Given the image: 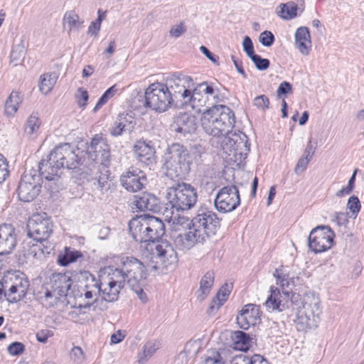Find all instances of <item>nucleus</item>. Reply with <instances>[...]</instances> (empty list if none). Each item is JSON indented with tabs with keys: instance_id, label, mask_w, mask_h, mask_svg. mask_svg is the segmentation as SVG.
<instances>
[{
	"instance_id": "obj_1",
	"label": "nucleus",
	"mask_w": 364,
	"mask_h": 364,
	"mask_svg": "<svg viewBox=\"0 0 364 364\" xmlns=\"http://www.w3.org/2000/svg\"><path fill=\"white\" fill-rule=\"evenodd\" d=\"M80 162V158L70 144L56 146L46 159L40 161V174L33 171L22 176L17 189L19 200L23 202L33 200L41 192V177L48 181H58L62 170H75L79 167Z\"/></svg>"
},
{
	"instance_id": "obj_2",
	"label": "nucleus",
	"mask_w": 364,
	"mask_h": 364,
	"mask_svg": "<svg viewBox=\"0 0 364 364\" xmlns=\"http://www.w3.org/2000/svg\"><path fill=\"white\" fill-rule=\"evenodd\" d=\"M270 292L265 302L268 311L284 312L282 316L289 322L293 321L299 331L306 332L318 326L322 312L318 298L308 296L302 301L299 294L289 298L288 291L281 293L274 287H270Z\"/></svg>"
},
{
	"instance_id": "obj_3",
	"label": "nucleus",
	"mask_w": 364,
	"mask_h": 364,
	"mask_svg": "<svg viewBox=\"0 0 364 364\" xmlns=\"http://www.w3.org/2000/svg\"><path fill=\"white\" fill-rule=\"evenodd\" d=\"M235 123L234 112L225 105L213 106L203 112L201 126L204 132L213 136H225L223 143L230 147L235 162L240 164L247 158L250 143L245 133L231 132Z\"/></svg>"
},
{
	"instance_id": "obj_4",
	"label": "nucleus",
	"mask_w": 364,
	"mask_h": 364,
	"mask_svg": "<svg viewBox=\"0 0 364 364\" xmlns=\"http://www.w3.org/2000/svg\"><path fill=\"white\" fill-rule=\"evenodd\" d=\"M148 267L133 257H122L117 267H108L107 276L104 279L103 300L113 302L118 299L120 291L125 284L136 293L143 302L147 301V296L143 290L147 277Z\"/></svg>"
},
{
	"instance_id": "obj_5",
	"label": "nucleus",
	"mask_w": 364,
	"mask_h": 364,
	"mask_svg": "<svg viewBox=\"0 0 364 364\" xmlns=\"http://www.w3.org/2000/svg\"><path fill=\"white\" fill-rule=\"evenodd\" d=\"M220 221L215 213L200 207L188 224V232L176 237V245L181 250H190L197 243H203L216 233Z\"/></svg>"
},
{
	"instance_id": "obj_6",
	"label": "nucleus",
	"mask_w": 364,
	"mask_h": 364,
	"mask_svg": "<svg viewBox=\"0 0 364 364\" xmlns=\"http://www.w3.org/2000/svg\"><path fill=\"white\" fill-rule=\"evenodd\" d=\"M191 156L186 147L178 143L168 146L164 166L167 176L171 178H185L191 170Z\"/></svg>"
},
{
	"instance_id": "obj_7",
	"label": "nucleus",
	"mask_w": 364,
	"mask_h": 364,
	"mask_svg": "<svg viewBox=\"0 0 364 364\" xmlns=\"http://www.w3.org/2000/svg\"><path fill=\"white\" fill-rule=\"evenodd\" d=\"M166 198L172 213L189 210L198 200L197 189L189 183H178L167 189Z\"/></svg>"
},
{
	"instance_id": "obj_8",
	"label": "nucleus",
	"mask_w": 364,
	"mask_h": 364,
	"mask_svg": "<svg viewBox=\"0 0 364 364\" xmlns=\"http://www.w3.org/2000/svg\"><path fill=\"white\" fill-rule=\"evenodd\" d=\"M105 284L89 272H81V279L79 284L74 286L73 297L84 298L87 302L84 308H90L97 301L99 296L103 299V288Z\"/></svg>"
},
{
	"instance_id": "obj_9",
	"label": "nucleus",
	"mask_w": 364,
	"mask_h": 364,
	"mask_svg": "<svg viewBox=\"0 0 364 364\" xmlns=\"http://www.w3.org/2000/svg\"><path fill=\"white\" fill-rule=\"evenodd\" d=\"M171 95L162 82H154L148 86L144 92V107L158 113L168 110L174 104Z\"/></svg>"
},
{
	"instance_id": "obj_10",
	"label": "nucleus",
	"mask_w": 364,
	"mask_h": 364,
	"mask_svg": "<svg viewBox=\"0 0 364 364\" xmlns=\"http://www.w3.org/2000/svg\"><path fill=\"white\" fill-rule=\"evenodd\" d=\"M174 103L181 102L187 104V99L193 85V79L180 73H175L167 77L165 83Z\"/></svg>"
},
{
	"instance_id": "obj_11",
	"label": "nucleus",
	"mask_w": 364,
	"mask_h": 364,
	"mask_svg": "<svg viewBox=\"0 0 364 364\" xmlns=\"http://www.w3.org/2000/svg\"><path fill=\"white\" fill-rule=\"evenodd\" d=\"M146 249L150 252L151 259L162 268L168 269L177 262V255L172 245L167 241L147 244ZM159 268L156 265L152 267Z\"/></svg>"
},
{
	"instance_id": "obj_12",
	"label": "nucleus",
	"mask_w": 364,
	"mask_h": 364,
	"mask_svg": "<svg viewBox=\"0 0 364 364\" xmlns=\"http://www.w3.org/2000/svg\"><path fill=\"white\" fill-rule=\"evenodd\" d=\"M334 237L335 234L329 226L318 225L310 232L309 247L315 253L323 252L332 247Z\"/></svg>"
},
{
	"instance_id": "obj_13",
	"label": "nucleus",
	"mask_w": 364,
	"mask_h": 364,
	"mask_svg": "<svg viewBox=\"0 0 364 364\" xmlns=\"http://www.w3.org/2000/svg\"><path fill=\"white\" fill-rule=\"evenodd\" d=\"M215 208L220 213H229L235 210L240 204L239 190L235 185L223 187L217 193L214 200Z\"/></svg>"
},
{
	"instance_id": "obj_14",
	"label": "nucleus",
	"mask_w": 364,
	"mask_h": 364,
	"mask_svg": "<svg viewBox=\"0 0 364 364\" xmlns=\"http://www.w3.org/2000/svg\"><path fill=\"white\" fill-rule=\"evenodd\" d=\"M27 228L30 238L48 240L53 232V223L46 213H37L28 220Z\"/></svg>"
},
{
	"instance_id": "obj_15",
	"label": "nucleus",
	"mask_w": 364,
	"mask_h": 364,
	"mask_svg": "<svg viewBox=\"0 0 364 364\" xmlns=\"http://www.w3.org/2000/svg\"><path fill=\"white\" fill-rule=\"evenodd\" d=\"M87 154L90 159L103 166H107L109 161V146L101 134H95L87 147Z\"/></svg>"
},
{
	"instance_id": "obj_16",
	"label": "nucleus",
	"mask_w": 364,
	"mask_h": 364,
	"mask_svg": "<svg viewBox=\"0 0 364 364\" xmlns=\"http://www.w3.org/2000/svg\"><path fill=\"white\" fill-rule=\"evenodd\" d=\"M149 228L146 214L136 215L129 223V229L132 237L136 242L141 243H151Z\"/></svg>"
},
{
	"instance_id": "obj_17",
	"label": "nucleus",
	"mask_w": 364,
	"mask_h": 364,
	"mask_svg": "<svg viewBox=\"0 0 364 364\" xmlns=\"http://www.w3.org/2000/svg\"><path fill=\"white\" fill-rule=\"evenodd\" d=\"M146 181L145 173L136 168H129L120 177L122 186L129 192H136L141 190Z\"/></svg>"
},
{
	"instance_id": "obj_18",
	"label": "nucleus",
	"mask_w": 364,
	"mask_h": 364,
	"mask_svg": "<svg viewBox=\"0 0 364 364\" xmlns=\"http://www.w3.org/2000/svg\"><path fill=\"white\" fill-rule=\"evenodd\" d=\"M172 129L180 136H186L195 133L198 127L196 116L187 112H180L174 119Z\"/></svg>"
},
{
	"instance_id": "obj_19",
	"label": "nucleus",
	"mask_w": 364,
	"mask_h": 364,
	"mask_svg": "<svg viewBox=\"0 0 364 364\" xmlns=\"http://www.w3.org/2000/svg\"><path fill=\"white\" fill-rule=\"evenodd\" d=\"M240 328L247 330L251 326L260 322L259 307L256 304H248L242 307L236 318Z\"/></svg>"
},
{
	"instance_id": "obj_20",
	"label": "nucleus",
	"mask_w": 364,
	"mask_h": 364,
	"mask_svg": "<svg viewBox=\"0 0 364 364\" xmlns=\"http://www.w3.org/2000/svg\"><path fill=\"white\" fill-rule=\"evenodd\" d=\"M136 159L146 166L156 163L155 149L151 141L139 140L134 146Z\"/></svg>"
},
{
	"instance_id": "obj_21",
	"label": "nucleus",
	"mask_w": 364,
	"mask_h": 364,
	"mask_svg": "<svg viewBox=\"0 0 364 364\" xmlns=\"http://www.w3.org/2000/svg\"><path fill=\"white\" fill-rule=\"evenodd\" d=\"M53 291L63 296H73L74 288L72 289V280L67 274L54 273L50 278Z\"/></svg>"
},
{
	"instance_id": "obj_22",
	"label": "nucleus",
	"mask_w": 364,
	"mask_h": 364,
	"mask_svg": "<svg viewBox=\"0 0 364 364\" xmlns=\"http://www.w3.org/2000/svg\"><path fill=\"white\" fill-rule=\"evenodd\" d=\"M16 244L15 229L11 224L0 225V255H8Z\"/></svg>"
},
{
	"instance_id": "obj_23",
	"label": "nucleus",
	"mask_w": 364,
	"mask_h": 364,
	"mask_svg": "<svg viewBox=\"0 0 364 364\" xmlns=\"http://www.w3.org/2000/svg\"><path fill=\"white\" fill-rule=\"evenodd\" d=\"M134 203L136 208L141 211L149 210L153 213H159L161 210V200L155 195L144 192L142 194L134 196Z\"/></svg>"
},
{
	"instance_id": "obj_24",
	"label": "nucleus",
	"mask_w": 364,
	"mask_h": 364,
	"mask_svg": "<svg viewBox=\"0 0 364 364\" xmlns=\"http://www.w3.org/2000/svg\"><path fill=\"white\" fill-rule=\"evenodd\" d=\"M28 246L26 250L28 256L41 259L49 255L53 250V245L48 240H36L35 238H30V241L24 243Z\"/></svg>"
},
{
	"instance_id": "obj_25",
	"label": "nucleus",
	"mask_w": 364,
	"mask_h": 364,
	"mask_svg": "<svg viewBox=\"0 0 364 364\" xmlns=\"http://www.w3.org/2000/svg\"><path fill=\"white\" fill-rule=\"evenodd\" d=\"M295 44L300 53L304 55L309 53L311 41L309 30L307 27H299L295 33Z\"/></svg>"
},
{
	"instance_id": "obj_26",
	"label": "nucleus",
	"mask_w": 364,
	"mask_h": 364,
	"mask_svg": "<svg viewBox=\"0 0 364 364\" xmlns=\"http://www.w3.org/2000/svg\"><path fill=\"white\" fill-rule=\"evenodd\" d=\"M149 230L150 232L151 243L159 242V240L166 232L165 225L162 220L153 215L146 214Z\"/></svg>"
},
{
	"instance_id": "obj_27",
	"label": "nucleus",
	"mask_w": 364,
	"mask_h": 364,
	"mask_svg": "<svg viewBox=\"0 0 364 364\" xmlns=\"http://www.w3.org/2000/svg\"><path fill=\"white\" fill-rule=\"evenodd\" d=\"M199 89L200 83L193 90H191L187 99V104L198 112H202V108L204 107H210V105H208L207 97L204 95V92H200Z\"/></svg>"
},
{
	"instance_id": "obj_28",
	"label": "nucleus",
	"mask_w": 364,
	"mask_h": 364,
	"mask_svg": "<svg viewBox=\"0 0 364 364\" xmlns=\"http://www.w3.org/2000/svg\"><path fill=\"white\" fill-rule=\"evenodd\" d=\"M232 346L235 350L246 352L251 347L252 338L242 331H235L231 335Z\"/></svg>"
},
{
	"instance_id": "obj_29",
	"label": "nucleus",
	"mask_w": 364,
	"mask_h": 364,
	"mask_svg": "<svg viewBox=\"0 0 364 364\" xmlns=\"http://www.w3.org/2000/svg\"><path fill=\"white\" fill-rule=\"evenodd\" d=\"M215 273L213 271L207 272L200 282L199 294L198 298L203 301L209 294L214 282Z\"/></svg>"
},
{
	"instance_id": "obj_30",
	"label": "nucleus",
	"mask_w": 364,
	"mask_h": 364,
	"mask_svg": "<svg viewBox=\"0 0 364 364\" xmlns=\"http://www.w3.org/2000/svg\"><path fill=\"white\" fill-rule=\"evenodd\" d=\"M200 92H204V95L207 97L208 105L210 107L216 106L215 104L219 101L220 90L215 87L212 84L207 82L200 83Z\"/></svg>"
},
{
	"instance_id": "obj_31",
	"label": "nucleus",
	"mask_w": 364,
	"mask_h": 364,
	"mask_svg": "<svg viewBox=\"0 0 364 364\" xmlns=\"http://www.w3.org/2000/svg\"><path fill=\"white\" fill-rule=\"evenodd\" d=\"M23 100V96L18 92L13 91L5 102V113L6 115L12 117L18 109L19 105Z\"/></svg>"
},
{
	"instance_id": "obj_32",
	"label": "nucleus",
	"mask_w": 364,
	"mask_h": 364,
	"mask_svg": "<svg viewBox=\"0 0 364 364\" xmlns=\"http://www.w3.org/2000/svg\"><path fill=\"white\" fill-rule=\"evenodd\" d=\"M41 125V121L37 114L33 113L28 118L25 127L24 132L30 138H34L37 136Z\"/></svg>"
},
{
	"instance_id": "obj_33",
	"label": "nucleus",
	"mask_w": 364,
	"mask_h": 364,
	"mask_svg": "<svg viewBox=\"0 0 364 364\" xmlns=\"http://www.w3.org/2000/svg\"><path fill=\"white\" fill-rule=\"evenodd\" d=\"M39 294V300L46 308H50L57 304L59 299L61 297L55 291H53V289H45Z\"/></svg>"
},
{
	"instance_id": "obj_34",
	"label": "nucleus",
	"mask_w": 364,
	"mask_h": 364,
	"mask_svg": "<svg viewBox=\"0 0 364 364\" xmlns=\"http://www.w3.org/2000/svg\"><path fill=\"white\" fill-rule=\"evenodd\" d=\"M58 75L55 73H45L41 76L39 89L43 94L51 91L56 83Z\"/></svg>"
},
{
	"instance_id": "obj_35",
	"label": "nucleus",
	"mask_w": 364,
	"mask_h": 364,
	"mask_svg": "<svg viewBox=\"0 0 364 364\" xmlns=\"http://www.w3.org/2000/svg\"><path fill=\"white\" fill-rule=\"evenodd\" d=\"M135 113L132 111H125L119 113L117 119L120 122L124 127H127V132H131L136 126Z\"/></svg>"
},
{
	"instance_id": "obj_36",
	"label": "nucleus",
	"mask_w": 364,
	"mask_h": 364,
	"mask_svg": "<svg viewBox=\"0 0 364 364\" xmlns=\"http://www.w3.org/2000/svg\"><path fill=\"white\" fill-rule=\"evenodd\" d=\"M279 7L280 10L277 12V14L283 19H292L297 15L296 11L298 6L294 2L280 4Z\"/></svg>"
},
{
	"instance_id": "obj_37",
	"label": "nucleus",
	"mask_w": 364,
	"mask_h": 364,
	"mask_svg": "<svg viewBox=\"0 0 364 364\" xmlns=\"http://www.w3.org/2000/svg\"><path fill=\"white\" fill-rule=\"evenodd\" d=\"M80 257H82V253L80 251L72 250L66 247L65 254L58 257V262L61 266L65 267L70 263L75 262Z\"/></svg>"
},
{
	"instance_id": "obj_38",
	"label": "nucleus",
	"mask_w": 364,
	"mask_h": 364,
	"mask_svg": "<svg viewBox=\"0 0 364 364\" xmlns=\"http://www.w3.org/2000/svg\"><path fill=\"white\" fill-rule=\"evenodd\" d=\"M117 85H114L108 88L100 97L92 112H97L107 101L111 99L117 92Z\"/></svg>"
},
{
	"instance_id": "obj_39",
	"label": "nucleus",
	"mask_w": 364,
	"mask_h": 364,
	"mask_svg": "<svg viewBox=\"0 0 364 364\" xmlns=\"http://www.w3.org/2000/svg\"><path fill=\"white\" fill-rule=\"evenodd\" d=\"M64 20L69 25L70 30L73 28L78 29L82 23L80 21L78 15L73 11L67 12L65 14Z\"/></svg>"
},
{
	"instance_id": "obj_40",
	"label": "nucleus",
	"mask_w": 364,
	"mask_h": 364,
	"mask_svg": "<svg viewBox=\"0 0 364 364\" xmlns=\"http://www.w3.org/2000/svg\"><path fill=\"white\" fill-rule=\"evenodd\" d=\"M347 208L354 216V218H356L361 208L358 198L355 196H350L348 200Z\"/></svg>"
},
{
	"instance_id": "obj_41",
	"label": "nucleus",
	"mask_w": 364,
	"mask_h": 364,
	"mask_svg": "<svg viewBox=\"0 0 364 364\" xmlns=\"http://www.w3.org/2000/svg\"><path fill=\"white\" fill-rule=\"evenodd\" d=\"M250 58L252 60L255 67L259 70H265L269 67V60L267 58H262L259 55L255 53Z\"/></svg>"
},
{
	"instance_id": "obj_42",
	"label": "nucleus",
	"mask_w": 364,
	"mask_h": 364,
	"mask_svg": "<svg viewBox=\"0 0 364 364\" xmlns=\"http://www.w3.org/2000/svg\"><path fill=\"white\" fill-rule=\"evenodd\" d=\"M25 50L23 47L17 46L13 48L11 52V61L16 65L23 60Z\"/></svg>"
},
{
	"instance_id": "obj_43",
	"label": "nucleus",
	"mask_w": 364,
	"mask_h": 364,
	"mask_svg": "<svg viewBox=\"0 0 364 364\" xmlns=\"http://www.w3.org/2000/svg\"><path fill=\"white\" fill-rule=\"evenodd\" d=\"M231 289V285H229L228 284H225L219 289L216 295V297L218 298V299H219V306H223L225 304V302L228 300Z\"/></svg>"
},
{
	"instance_id": "obj_44",
	"label": "nucleus",
	"mask_w": 364,
	"mask_h": 364,
	"mask_svg": "<svg viewBox=\"0 0 364 364\" xmlns=\"http://www.w3.org/2000/svg\"><path fill=\"white\" fill-rule=\"evenodd\" d=\"M75 98L79 107L85 109L87 106V102L89 99L87 91L82 87H79L75 95Z\"/></svg>"
},
{
	"instance_id": "obj_45",
	"label": "nucleus",
	"mask_w": 364,
	"mask_h": 364,
	"mask_svg": "<svg viewBox=\"0 0 364 364\" xmlns=\"http://www.w3.org/2000/svg\"><path fill=\"white\" fill-rule=\"evenodd\" d=\"M259 41L262 46L269 47L274 43L275 38L271 31H264L260 33Z\"/></svg>"
},
{
	"instance_id": "obj_46",
	"label": "nucleus",
	"mask_w": 364,
	"mask_h": 364,
	"mask_svg": "<svg viewBox=\"0 0 364 364\" xmlns=\"http://www.w3.org/2000/svg\"><path fill=\"white\" fill-rule=\"evenodd\" d=\"M7 350L10 355L18 356L23 353L25 346L21 342L15 341L7 347Z\"/></svg>"
},
{
	"instance_id": "obj_47",
	"label": "nucleus",
	"mask_w": 364,
	"mask_h": 364,
	"mask_svg": "<svg viewBox=\"0 0 364 364\" xmlns=\"http://www.w3.org/2000/svg\"><path fill=\"white\" fill-rule=\"evenodd\" d=\"M253 105L259 109L266 110L269 108V100L266 95H261L254 99Z\"/></svg>"
},
{
	"instance_id": "obj_48",
	"label": "nucleus",
	"mask_w": 364,
	"mask_h": 364,
	"mask_svg": "<svg viewBox=\"0 0 364 364\" xmlns=\"http://www.w3.org/2000/svg\"><path fill=\"white\" fill-rule=\"evenodd\" d=\"M127 132V127H124L117 119L115 120L112 127L109 129L110 134L112 136H119Z\"/></svg>"
},
{
	"instance_id": "obj_49",
	"label": "nucleus",
	"mask_w": 364,
	"mask_h": 364,
	"mask_svg": "<svg viewBox=\"0 0 364 364\" xmlns=\"http://www.w3.org/2000/svg\"><path fill=\"white\" fill-rule=\"evenodd\" d=\"M8 176V164L4 156L0 154V183L4 182Z\"/></svg>"
},
{
	"instance_id": "obj_50",
	"label": "nucleus",
	"mask_w": 364,
	"mask_h": 364,
	"mask_svg": "<svg viewBox=\"0 0 364 364\" xmlns=\"http://www.w3.org/2000/svg\"><path fill=\"white\" fill-rule=\"evenodd\" d=\"M186 26L183 22H181L178 25H174L171 26L170 29V36L175 38L180 37L182 34H183L186 31Z\"/></svg>"
},
{
	"instance_id": "obj_51",
	"label": "nucleus",
	"mask_w": 364,
	"mask_h": 364,
	"mask_svg": "<svg viewBox=\"0 0 364 364\" xmlns=\"http://www.w3.org/2000/svg\"><path fill=\"white\" fill-rule=\"evenodd\" d=\"M242 47H243L244 51L246 53L247 55L249 58H250L251 56H252L253 55L255 54L252 41L249 36H246L244 38L243 42H242Z\"/></svg>"
},
{
	"instance_id": "obj_52",
	"label": "nucleus",
	"mask_w": 364,
	"mask_h": 364,
	"mask_svg": "<svg viewBox=\"0 0 364 364\" xmlns=\"http://www.w3.org/2000/svg\"><path fill=\"white\" fill-rule=\"evenodd\" d=\"M159 348V344L156 341H149L144 346V354L145 357H151Z\"/></svg>"
},
{
	"instance_id": "obj_53",
	"label": "nucleus",
	"mask_w": 364,
	"mask_h": 364,
	"mask_svg": "<svg viewBox=\"0 0 364 364\" xmlns=\"http://www.w3.org/2000/svg\"><path fill=\"white\" fill-rule=\"evenodd\" d=\"M98 188L102 193L107 191L109 188V183L108 181V176L101 173L97 178Z\"/></svg>"
},
{
	"instance_id": "obj_54",
	"label": "nucleus",
	"mask_w": 364,
	"mask_h": 364,
	"mask_svg": "<svg viewBox=\"0 0 364 364\" xmlns=\"http://www.w3.org/2000/svg\"><path fill=\"white\" fill-rule=\"evenodd\" d=\"M273 274L277 279V284L280 285L282 289H284L285 286H288V278L286 274L282 272L281 269H276Z\"/></svg>"
},
{
	"instance_id": "obj_55",
	"label": "nucleus",
	"mask_w": 364,
	"mask_h": 364,
	"mask_svg": "<svg viewBox=\"0 0 364 364\" xmlns=\"http://www.w3.org/2000/svg\"><path fill=\"white\" fill-rule=\"evenodd\" d=\"M309 161H310V159H309L304 156H302L301 158H300L296 167H295V169H294L295 173L297 175H299L301 173H303L306 169Z\"/></svg>"
},
{
	"instance_id": "obj_56",
	"label": "nucleus",
	"mask_w": 364,
	"mask_h": 364,
	"mask_svg": "<svg viewBox=\"0 0 364 364\" xmlns=\"http://www.w3.org/2000/svg\"><path fill=\"white\" fill-rule=\"evenodd\" d=\"M333 221L339 226L346 225L348 223V213L343 212L335 213Z\"/></svg>"
},
{
	"instance_id": "obj_57",
	"label": "nucleus",
	"mask_w": 364,
	"mask_h": 364,
	"mask_svg": "<svg viewBox=\"0 0 364 364\" xmlns=\"http://www.w3.org/2000/svg\"><path fill=\"white\" fill-rule=\"evenodd\" d=\"M292 91V86L290 82L284 81L280 83L277 90V94L278 97H280L282 95H287Z\"/></svg>"
},
{
	"instance_id": "obj_58",
	"label": "nucleus",
	"mask_w": 364,
	"mask_h": 364,
	"mask_svg": "<svg viewBox=\"0 0 364 364\" xmlns=\"http://www.w3.org/2000/svg\"><path fill=\"white\" fill-rule=\"evenodd\" d=\"M316 149V141L314 144L312 143L311 139H310L308 141L307 146L304 151L303 156L311 160L312 156L315 153V150Z\"/></svg>"
},
{
	"instance_id": "obj_59",
	"label": "nucleus",
	"mask_w": 364,
	"mask_h": 364,
	"mask_svg": "<svg viewBox=\"0 0 364 364\" xmlns=\"http://www.w3.org/2000/svg\"><path fill=\"white\" fill-rule=\"evenodd\" d=\"M221 306H219V299H218V298L215 296V298L213 299L210 306L208 309L207 314L210 316L214 315Z\"/></svg>"
},
{
	"instance_id": "obj_60",
	"label": "nucleus",
	"mask_w": 364,
	"mask_h": 364,
	"mask_svg": "<svg viewBox=\"0 0 364 364\" xmlns=\"http://www.w3.org/2000/svg\"><path fill=\"white\" fill-rule=\"evenodd\" d=\"M231 58H232V60L234 63V65H235L237 71L239 73H240L243 76L244 78H247V75L245 70L243 69L242 61L237 59L234 55H232Z\"/></svg>"
},
{
	"instance_id": "obj_61",
	"label": "nucleus",
	"mask_w": 364,
	"mask_h": 364,
	"mask_svg": "<svg viewBox=\"0 0 364 364\" xmlns=\"http://www.w3.org/2000/svg\"><path fill=\"white\" fill-rule=\"evenodd\" d=\"M222 358L218 352H216L213 357H208L205 363V364H219L221 363Z\"/></svg>"
},
{
	"instance_id": "obj_62",
	"label": "nucleus",
	"mask_w": 364,
	"mask_h": 364,
	"mask_svg": "<svg viewBox=\"0 0 364 364\" xmlns=\"http://www.w3.org/2000/svg\"><path fill=\"white\" fill-rule=\"evenodd\" d=\"M200 50L212 62H217V57L210 52L205 46H201L200 47Z\"/></svg>"
},
{
	"instance_id": "obj_63",
	"label": "nucleus",
	"mask_w": 364,
	"mask_h": 364,
	"mask_svg": "<svg viewBox=\"0 0 364 364\" xmlns=\"http://www.w3.org/2000/svg\"><path fill=\"white\" fill-rule=\"evenodd\" d=\"M101 25L99 24V22L92 21L88 28V33L91 35H97L98 32L100 30Z\"/></svg>"
},
{
	"instance_id": "obj_64",
	"label": "nucleus",
	"mask_w": 364,
	"mask_h": 364,
	"mask_svg": "<svg viewBox=\"0 0 364 364\" xmlns=\"http://www.w3.org/2000/svg\"><path fill=\"white\" fill-rule=\"evenodd\" d=\"M251 364H269L268 361L259 354L253 355V361H250Z\"/></svg>"
}]
</instances>
